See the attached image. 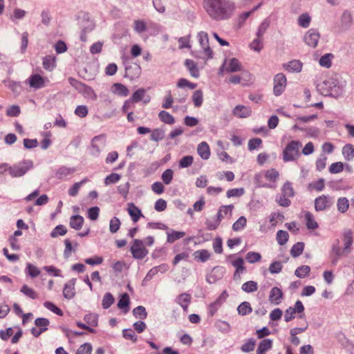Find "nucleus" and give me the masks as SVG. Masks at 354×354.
Returning a JSON list of instances; mask_svg holds the SVG:
<instances>
[{
	"instance_id": "f257e3e1",
	"label": "nucleus",
	"mask_w": 354,
	"mask_h": 354,
	"mask_svg": "<svg viewBox=\"0 0 354 354\" xmlns=\"http://www.w3.org/2000/svg\"><path fill=\"white\" fill-rule=\"evenodd\" d=\"M203 7L209 17L216 21L230 18L235 8L230 0H204Z\"/></svg>"
},
{
	"instance_id": "f03ea898",
	"label": "nucleus",
	"mask_w": 354,
	"mask_h": 354,
	"mask_svg": "<svg viewBox=\"0 0 354 354\" xmlns=\"http://www.w3.org/2000/svg\"><path fill=\"white\" fill-rule=\"evenodd\" d=\"M201 49L193 53L197 58L209 59L213 57V51L209 47V37L207 32L201 31L197 35Z\"/></svg>"
},
{
	"instance_id": "7ed1b4c3",
	"label": "nucleus",
	"mask_w": 354,
	"mask_h": 354,
	"mask_svg": "<svg viewBox=\"0 0 354 354\" xmlns=\"http://www.w3.org/2000/svg\"><path fill=\"white\" fill-rule=\"evenodd\" d=\"M233 209V205L221 206L218 210L216 218L212 221L208 220L206 221L207 228L209 230H216L219 226L223 219L232 216Z\"/></svg>"
},
{
	"instance_id": "20e7f679",
	"label": "nucleus",
	"mask_w": 354,
	"mask_h": 354,
	"mask_svg": "<svg viewBox=\"0 0 354 354\" xmlns=\"http://www.w3.org/2000/svg\"><path fill=\"white\" fill-rule=\"evenodd\" d=\"M302 144L298 140L289 142L283 150L282 156L284 162L297 160L300 157V148Z\"/></svg>"
},
{
	"instance_id": "39448f33",
	"label": "nucleus",
	"mask_w": 354,
	"mask_h": 354,
	"mask_svg": "<svg viewBox=\"0 0 354 354\" xmlns=\"http://www.w3.org/2000/svg\"><path fill=\"white\" fill-rule=\"evenodd\" d=\"M265 178L272 184L264 183L261 180L262 173L257 174L254 179L257 180L259 187L275 188V183L279 177V173L275 169H270L263 172Z\"/></svg>"
},
{
	"instance_id": "423d86ee",
	"label": "nucleus",
	"mask_w": 354,
	"mask_h": 354,
	"mask_svg": "<svg viewBox=\"0 0 354 354\" xmlns=\"http://www.w3.org/2000/svg\"><path fill=\"white\" fill-rule=\"evenodd\" d=\"M32 167L33 162L32 160H24L10 166L9 174L12 178H19L24 176Z\"/></svg>"
},
{
	"instance_id": "0eeeda50",
	"label": "nucleus",
	"mask_w": 354,
	"mask_h": 354,
	"mask_svg": "<svg viewBox=\"0 0 354 354\" xmlns=\"http://www.w3.org/2000/svg\"><path fill=\"white\" fill-rule=\"evenodd\" d=\"M130 250L133 258L136 259H142L148 254V250L144 246L143 241L140 239L133 240Z\"/></svg>"
},
{
	"instance_id": "6e6552de",
	"label": "nucleus",
	"mask_w": 354,
	"mask_h": 354,
	"mask_svg": "<svg viewBox=\"0 0 354 354\" xmlns=\"http://www.w3.org/2000/svg\"><path fill=\"white\" fill-rule=\"evenodd\" d=\"M273 92L276 96L281 95L284 91L286 84L287 80L284 74L277 73L273 80Z\"/></svg>"
},
{
	"instance_id": "1a4fd4ad",
	"label": "nucleus",
	"mask_w": 354,
	"mask_h": 354,
	"mask_svg": "<svg viewBox=\"0 0 354 354\" xmlns=\"http://www.w3.org/2000/svg\"><path fill=\"white\" fill-rule=\"evenodd\" d=\"M333 203V198L328 195H322L315 200V209L317 212L328 209Z\"/></svg>"
},
{
	"instance_id": "9d476101",
	"label": "nucleus",
	"mask_w": 354,
	"mask_h": 354,
	"mask_svg": "<svg viewBox=\"0 0 354 354\" xmlns=\"http://www.w3.org/2000/svg\"><path fill=\"white\" fill-rule=\"evenodd\" d=\"M320 38V34L317 29H309L304 37V42L312 48H315L317 46L318 41Z\"/></svg>"
},
{
	"instance_id": "9b49d317",
	"label": "nucleus",
	"mask_w": 354,
	"mask_h": 354,
	"mask_svg": "<svg viewBox=\"0 0 354 354\" xmlns=\"http://www.w3.org/2000/svg\"><path fill=\"white\" fill-rule=\"evenodd\" d=\"M242 66L239 61L236 58H231L225 60L224 63V70L227 73H234L241 71Z\"/></svg>"
},
{
	"instance_id": "f8f14e48",
	"label": "nucleus",
	"mask_w": 354,
	"mask_h": 354,
	"mask_svg": "<svg viewBox=\"0 0 354 354\" xmlns=\"http://www.w3.org/2000/svg\"><path fill=\"white\" fill-rule=\"evenodd\" d=\"M227 297H228V294L227 293V292L223 291L214 302L209 304L208 308H209V313L210 314V315L212 316L215 314V313L218 310V309L225 301Z\"/></svg>"
},
{
	"instance_id": "ddd939ff",
	"label": "nucleus",
	"mask_w": 354,
	"mask_h": 354,
	"mask_svg": "<svg viewBox=\"0 0 354 354\" xmlns=\"http://www.w3.org/2000/svg\"><path fill=\"white\" fill-rule=\"evenodd\" d=\"M192 301L191 295L184 292L176 297L175 301L182 307L183 311L186 313L188 311V306Z\"/></svg>"
},
{
	"instance_id": "4468645a",
	"label": "nucleus",
	"mask_w": 354,
	"mask_h": 354,
	"mask_svg": "<svg viewBox=\"0 0 354 354\" xmlns=\"http://www.w3.org/2000/svg\"><path fill=\"white\" fill-rule=\"evenodd\" d=\"M28 80L30 86L35 89H39L45 86L46 80L38 74L32 75Z\"/></svg>"
},
{
	"instance_id": "2eb2a0df",
	"label": "nucleus",
	"mask_w": 354,
	"mask_h": 354,
	"mask_svg": "<svg viewBox=\"0 0 354 354\" xmlns=\"http://www.w3.org/2000/svg\"><path fill=\"white\" fill-rule=\"evenodd\" d=\"M232 113L237 118H245L251 115L252 110L249 106L237 105L234 108Z\"/></svg>"
},
{
	"instance_id": "dca6fc26",
	"label": "nucleus",
	"mask_w": 354,
	"mask_h": 354,
	"mask_svg": "<svg viewBox=\"0 0 354 354\" xmlns=\"http://www.w3.org/2000/svg\"><path fill=\"white\" fill-rule=\"evenodd\" d=\"M344 249L345 255L351 252V247L353 243V232L351 230H346L343 234Z\"/></svg>"
},
{
	"instance_id": "f3484780",
	"label": "nucleus",
	"mask_w": 354,
	"mask_h": 354,
	"mask_svg": "<svg viewBox=\"0 0 354 354\" xmlns=\"http://www.w3.org/2000/svg\"><path fill=\"white\" fill-rule=\"evenodd\" d=\"M353 15L348 10H344L340 18V26L343 29L349 28L353 24Z\"/></svg>"
},
{
	"instance_id": "a211bd4d",
	"label": "nucleus",
	"mask_w": 354,
	"mask_h": 354,
	"mask_svg": "<svg viewBox=\"0 0 354 354\" xmlns=\"http://www.w3.org/2000/svg\"><path fill=\"white\" fill-rule=\"evenodd\" d=\"M283 293L281 290L277 287H274L270 292L269 300L271 303L279 304L281 301Z\"/></svg>"
},
{
	"instance_id": "6ab92c4d",
	"label": "nucleus",
	"mask_w": 354,
	"mask_h": 354,
	"mask_svg": "<svg viewBox=\"0 0 354 354\" xmlns=\"http://www.w3.org/2000/svg\"><path fill=\"white\" fill-rule=\"evenodd\" d=\"M127 210L134 223H136L140 217L143 216L140 209L133 203L128 204Z\"/></svg>"
},
{
	"instance_id": "aec40b11",
	"label": "nucleus",
	"mask_w": 354,
	"mask_h": 354,
	"mask_svg": "<svg viewBox=\"0 0 354 354\" xmlns=\"http://www.w3.org/2000/svg\"><path fill=\"white\" fill-rule=\"evenodd\" d=\"M197 152L201 158L204 160H207L210 156V149L209 145L205 142H202L198 145Z\"/></svg>"
},
{
	"instance_id": "412c9836",
	"label": "nucleus",
	"mask_w": 354,
	"mask_h": 354,
	"mask_svg": "<svg viewBox=\"0 0 354 354\" xmlns=\"http://www.w3.org/2000/svg\"><path fill=\"white\" fill-rule=\"evenodd\" d=\"M75 279H71L66 283L63 290V295L66 299H72L75 295Z\"/></svg>"
},
{
	"instance_id": "4be33fe9",
	"label": "nucleus",
	"mask_w": 354,
	"mask_h": 354,
	"mask_svg": "<svg viewBox=\"0 0 354 354\" xmlns=\"http://www.w3.org/2000/svg\"><path fill=\"white\" fill-rule=\"evenodd\" d=\"M75 171L76 169L73 167H61L57 170L55 176L59 179H64L68 176L73 174Z\"/></svg>"
},
{
	"instance_id": "5701e85b",
	"label": "nucleus",
	"mask_w": 354,
	"mask_h": 354,
	"mask_svg": "<svg viewBox=\"0 0 354 354\" xmlns=\"http://www.w3.org/2000/svg\"><path fill=\"white\" fill-rule=\"evenodd\" d=\"M272 341L269 339H263L259 344L257 354H266L268 351L271 349Z\"/></svg>"
},
{
	"instance_id": "b1692460",
	"label": "nucleus",
	"mask_w": 354,
	"mask_h": 354,
	"mask_svg": "<svg viewBox=\"0 0 354 354\" xmlns=\"http://www.w3.org/2000/svg\"><path fill=\"white\" fill-rule=\"evenodd\" d=\"M129 303L130 299L129 295L127 293H124L123 295H122L118 303V308L123 310L124 313H127L129 310Z\"/></svg>"
},
{
	"instance_id": "393cba45",
	"label": "nucleus",
	"mask_w": 354,
	"mask_h": 354,
	"mask_svg": "<svg viewBox=\"0 0 354 354\" xmlns=\"http://www.w3.org/2000/svg\"><path fill=\"white\" fill-rule=\"evenodd\" d=\"M232 264L236 269L234 272V277H239V273L243 272L245 269L244 267V260L242 258L239 257L232 261Z\"/></svg>"
},
{
	"instance_id": "a878e982",
	"label": "nucleus",
	"mask_w": 354,
	"mask_h": 354,
	"mask_svg": "<svg viewBox=\"0 0 354 354\" xmlns=\"http://www.w3.org/2000/svg\"><path fill=\"white\" fill-rule=\"evenodd\" d=\"M145 90L144 88H139L136 91L131 97V100L133 102H138L141 100H144V103H148L150 100L149 97H147V99H144L145 96Z\"/></svg>"
},
{
	"instance_id": "bb28decb",
	"label": "nucleus",
	"mask_w": 354,
	"mask_h": 354,
	"mask_svg": "<svg viewBox=\"0 0 354 354\" xmlns=\"http://www.w3.org/2000/svg\"><path fill=\"white\" fill-rule=\"evenodd\" d=\"M84 223V218L79 215L72 216L70 218V226L76 230H80Z\"/></svg>"
},
{
	"instance_id": "cd10ccee",
	"label": "nucleus",
	"mask_w": 354,
	"mask_h": 354,
	"mask_svg": "<svg viewBox=\"0 0 354 354\" xmlns=\"http://www.w3.org/2000/svg\"><path fill=\"white\" fill-rule=\"evenodd\" d=\"M185 232L170 230L167 232V241L169 243H173L176 240L180 239L185 236Z\"/></svg>"
},
{
	"instance_id": "c85d7f7f",
	"label": "nucleus",
	"mask_w": 354,
	"mask_h": 354,
	"mask_svg": "<svg viewBox=\"0 0 354 354\" xmlns=\"http://www.w3.org/2000/svg\"><path fill=\"white\" fill-rule=\"evenodd\" d=\"M349 208V201L346 197H340L337 201V209L340 213H345Z\"/></svg>"
},
{
	"instance_id": "c756f323",
	"label": "nucleus",
	"mask_w": 354,
	"mask_h": 354,
	"mask_svg": "<svg viewBox=\"0 0 354 354\" xmlns=\"http://www.w3.org/2000/svg\"><path fill=\"white\" fill-rule=\"evenodd\" d=\"M286 70L290 72H299L302 68V64L299 60H292L284 65Z\"/></svg>"
},
{
	"instance_id": "7c9ffc66",
	"label": "nucleus",
	"mask_w": 354,
	"mask_h": 354,
	"mask_svg": "<svg viewBox=\"0 0 354 354\" xmlns=\"http://www.w3.org/2000/svg\"><path fill=\"white\" fill-rule=\"evenodd\" d=\"M112 91L120 96H127L129 94L128 88L123 84L115 83L112 86Z\"/></svg>"
},
{
	"instance_id": "2f4dec72",
	"label": "nucleus",
	"mask_w": 354,
	"mask_h": 354,
	"mask_svg": "<svg viewBox=\"0 0 354 354\" xmlns=\"http://www.w3.org/2000/svg\"><path fill=\"white\" fill-rule=\"evenodd\" d=\"M305 220L306 221V226L308 229L315 230L318 227V224L314 218V216L309 212H306L304 214Z\"/></svg>"
},
{
	"instance_id": "473e14b6",
	"label": "nucleus",
	"mask_w": 354,
	"mask_h": 354,
	"mask_svg": "<svg viewBox=\"0 0 354 354\" xmlns=\"http://www.w3.org/2000/svg\"><path fill=\"white\" fill-rule=\"evenodd\" d=\"M25 272L26 274H28L30 277L35 278V277H38L40 274L41 271L37 266H34L33 264H32L30 263H28L26 264Z\"/></svg>"
},
{
	"instance_id": "72a5a7b5",
	"label": "nucleus",
	"mask_w": 354,
	"mask_h": 354,
	"mask_svg": "<svg viewBox=\"0 0 354 354\" xmlns=\"http://www.w3.org/2000/svg\"><path fill=\"white\" fill-rule=\"evenodd\" d=\"M186 67L189 70L191 75L194 77H199V71L196 66V63L191 59H186L185 63Z\"/></svg>"
},
{
	"instance_id": "f704fd0d",
	"label": "nucleus",
	"mask_w": 354,
	"mask_h": 354,
	"mask_svg": "<svg viewBox=\"0 0 354 354\" xmlns=\"http://www.w3.org/2000/svg\"><path fill=\"white\" fill-rule=\"evenodd\" d=\"M342 154L346 160H351L354 158V147L351 144L346 145L342 149Z\"/></svg>"
},
{
	"instance_id": "c9c22d12",
	"label": "nucleus",
	"mask_w": 354,
	"mask_h": 354,
	"mask_svg": "<svg viewBox=\"0 0 354 354\" xmlns=\"http://www.w3.org/2000/svg\"><path fill=\"white\" fill-rule=\"evenodd\" d=\"M270 25V21L268 19H265L259 25L256 36L257 37L263 38V35Z\"/></svg>"
},
{
	"instance_id": "e433bc0d",
	"label": "nucleus",
	"mask_w": 354,
	"mask_h": 354,
	"mask_svg": "<svg viewBox=\"0 0 354 354\" xmlns=\"http://www.w3.org/2000/svg\"><path fill=\"white\" fill-rule=\"evenodd\" d=\"M297 21L299 26L306 28L310 26L311 17L308 13L304 12L299 16Z\"/></svg>"
},
{
	"instance_id": "4c0bfd02",
	"label": "nucleus",
	"mask_w": 354,
	"mask_h": 354,
	"mask_svg": "<svg viewBox=\"0 0 354 354\" xmlns=\"http://www.w3.org/2000/svg\"><path fill=\"white\" fill-rule=\"evenodd\" d=\"M250 48L251 50L256 51V52H260L262 48H263V38L261 37H257L254 39L250 44Z\"/></svg>"
},
{
	"instance_id": "58836bf2",
	"label": "nucleus",
	"mask_w": 354,
	"mask_h": 354,
	"mask_svg": "<svg viewBox=\"0 0 354 354\" xmlns=\"http://www.w3.org/2000/svg\"><path fill=\"white\" fill-rule=\"evenodd\" d=\"M88 181L87 178H84L80 182L75 183L69 189L68 194L71 196H75L81 187V186Z\"/></svg>"
},
{
	"instance_id": "ea45409f",
	"label": "nucleus",
	"mask_w": 354,
	"mask_h": 354,
	"mask_svg": "<svg viewBox=\"0 0 354 354\" xmlns=\"http://www.w3.org/2000/svg\"><path fill=\"white\" fill-rule=\"evenodd\" d=\"M160 120L168 124H173L175 122L174 118L168 112L161 111L158 114Z\"/></svg>"
},
{
	"instance_id": "a19ab883",
	"label": "nucleus",
	"mask_w": 354,
	"mask_h": 354,
	"mask_svg": "<svg viewBox=\"0 0 354 354\" xmlns=\"http://www.w3.org/2000/svg\"><path fill=\"white\" fill-rule=\"evenodd\" d=\"M192 100L196 107H199L203 102V94L201 90H196L192 95Z\"/></svg>"
},
{
	"instance_id": "79ce46f5",
	"label": "nucleus",
	"mask_w": 354,
	"mask_h": 354,
	"mask_svg": "<svg viewBox=\"0 0 354 354\" xmlns=\"http://www.w3.org/2000/svg\"><path fill=\"white\" fill-rule=\"evenodd\" d=\"M261 254L257 252H249L246 254L245 259L250 263L259 262L261 259Z\"/></svg>"
},
{
	"instance_id": "37998d69",
	"label": "nucleus",
	"mask_w": 354,
	"mask_h": 354,
	"mask_svg": "<svg viewBox=\"0 0 354 354\" xmlns=\"http://www.w3.org/2000/svg\"><path fill=\"white\" fill-rule=\"evenodd\" d=\"M114 301H115V299H114L113 296L112 295V294H111L110 292H106L104 295L103 299H102V308L104 309L109 308L113 304Z\"/></svg>"
},
{
	"instance_id": "c03bdc74",
	"label": "nucleus",
	"mask_w": 354,
	"mask_h": 354,
	"mask_svg": "<svg viewBox=\"0 0 354 354\" xmlns=\"http://www.w3.org/2000/svg\"><path fill=\"white\" fill-rule=\"evenodd\" d=\"M256 345V341L254 339H248L241 347V350L244 353L252 351Z\"/></svg>"
},
{
	"instance_id": "a18cd8bd",
	"label": "nucleus",
	"mask_w": 354,
	"mask_h": 354,
	"mask_svg": "<svg viewBox=\"0 0 354 354\" xmlns=\"http://www.w3.org/2000/svg\"><path fill=\"white\" fill-rule=\"evenodd\" d=\"M237 311L241 315H246L252 312V308L250 303L244 301L237 308Z\"/></svg>"
},
{
	"instance_id": "49530a36",
	"label": "nucleus",
	"mask_w": 354,
	"mask_h": 354,
	"mask_svg": "<svg viewBox=\"0 0 354 354\" xmlns=\"http://www.w3.org/2000/svg\"><path fill=\"white\" fill-rule=\"evenodd\" d=\"M304 249V243L298 242L292 247L290 250V254L293 257H299L303 252Z\"/></svg>"
},
{
	"instance_id": "de8ad7c7",
	"label": "nucleus",
	"mask_w": 354,
	"mask_h": 354,
	"mask_svg": "<svg viewBox=\"0 0 354 354\" xmlns=\"http://www.w3.org/2000/svg\"><path fill=\"white\" fill-rule=\"evenodd\" d=\"M242 290L246 292H253L258 288L257 283L253 281H249L244 283L241 287Z\"/></svg>"
},
{
	"instance_id": "09e8293b",
	"label": "nucleus",
	"mask_w": 354,
	"mask_h": 354,
	"mask_svg": "<svg viewBox=\"0 0 354 354\" xmlns=\"http://www.w3.org/2000/svg\"><path fill=\"white\" fill-rule=\"evenodd\" d=\"M281 192L288 197H292L295 194L292 183L286 181L281 187Z\"/></svg>"
},
{
	"instance_id": "8fccbe9b",
	"label": "nucleus",
	"mask_w": 354,
	"mask_h": 354,
	"mask_svg": "<svg viewBox=\"0 0 354 354\" xmlns=\"http://www.w3.org/2000/svg\"><path fill=\"white\" fill-rule=\"evenodd\" d=\"M133 315L136 317L144 319L147 317V313L146 312V309L144 306H139L133 310Z\"/></svg>"
},
{
	"instance_id": "3c124183",
	"label": "nucleus",
	"mask_w": 354,
	"mask_h": 354,
	"mask_svg": "<svg viewBox=\"0 0 354 354\" xmlns=\"http://www.w3.org/2000/svg\"><path fill=\"white\" fill-rule=\"evenodd\" d=\"M165 137V131L161 129H156L151 131L150 138L151 140L159 141L162 140Z\"/></svg>"
},
{
	"instance_id": "603ef678",
	"label": "nucleus",
	"mask_w": 354,
	"mask_h": 354,
	"mask_svg": "<svg viewBox=\"0 0 354 354\" xmlns=\"http://www.w3.org/2000/svg\"><path fill=\"white\" fill-rule=\"evenodd\" d=\"M333 57V55L330 53L325 54L319 59V64L327 68H330L331 66V59Z\"/></svg>"
},
{
	"instance_id": "864d4df0",
	"label": "nucleus",
	"mask_w": 354,
	"mask_h": 354,
	"mask_svg": "<svg viewBox=\"0 0 354 354\" xmlns=\"http://www.w3.org/2000/svg\"><path fill=\"white\" fill-rule=\"evenodd\" d=\"M55 62L54 57L50 56L46 57L43 59V67L46 70L52 71L55 67Z\"/></svg>"
},
{
	"instance_id": "5fc2aeb1",
	"label": "nucleus",
	"mask_w": 354,
	"mask_h": 354,
	"mask_svg": "<svg viewBox=\"0 0 354 354\" xmlns=\"http://www.w3.org/2000/svg\"><path fill=\"white\" fill-rule=\"evenodd\" d=\"M277 240L281 245L286 244L288 240V233L283 230L278 231L277 233Z\"/></svg>"
},
{
	"instance_id": "6e6d98bb",
	"label": "nucleus",
	"mask_w": 354,
	"mask_h": 354,
	"mask_svg": "<svg viewBox=\"0 0 354 354\" xmlns=\"http://www.w3.org/2000/svg\"><path fill=\"white\" fill-rule=\"evenodd\" d=\"M21 292L32 299H35L37 297V293L32 288H29L27 285H24L21 287Z\"/></svg>"
},
{
	"instance_id": "4d7b16f0",
	"label": "nucleus",
	"mask_w": 354,
	"mask_h": 354,
	"mask_svg": "<svg viewBox=\"0 0 354 354\" xmlns=\"http://www.w3.org/2000/svg\"><path fill=\"white\" fill-rule=\"evenodd\" d=\"M195 258L200 260L201 262L207 261L210 257V254L207 250H201L196 251L194 253Z\"/></svg>"
},
{
	"instance_id": "13d9d810",
	"label": "nucleus",
	"mask_w": 354,
	"mask_h": 354,
	"mask_svg": "<svg viewBox=\"0 0 354 354\" xmlns=\"http://www.w3.org/2000/svg\"><path fill=\"white\" fill-rule=\"evenodd\" d=\"M310 271V268L308 266H302L297 268L295 275L299 278H304L309 274Z\"/></svg>"
},
{
	"instance_id": "bf43d9fd",
	"label": "nucleus",
	"mask_w": 354,
	"mask_h": 354,
	"mask_svg": "<svg viewBox=\"0 0 354 354\" xmlns=\"http://www.w3.org/2000/svg\"><path fill=\"white\" fill-rule=\"evenodd\" d=\"M41 23L45 26H48L50 23L52 17L49 10L44 9L41 12Z\"/></svg>"
},
{
	"instance_id": "052dcab7",
	"label": "nucleus",
	"mask_w": 354,
	"mask_h": 354,
	"mask_svg": "<svg viewBox=\"0 0 354 354\" xmlns=\"http://www.w3.org/2000/svg\"><path fill=\"white\" fill-rule=\"evenodd\" d=\"M247 223V219L245 216H241L232 225L234 231H239L243 229Z\"/></svg>"
},
{
	"instance_id": "680f3d73",
	"label": "nucleus",
	"mask_w": 354,
	"mask_h": 354,
	"mask_svg": "<svg viewBox=\"0 0 354 354\" xmlns=\"http://www.w3.org/2000/svg\"><path fill=\"white\" fill-rule=\"evenodd\" d=\"M67 232V230L65 226L62 225H57L55 228L51 232L50 236L53 238H55L57 236H63L66 234Z\"/></svg>"
},
{
	"instance_id": "e2e57ef3",
	"label": "nucleus",
	"mask_w": 354,
	"mask_h": 354,
	"mask_svg": "<svg viewBox=\"0 0 354 354\" xmlns=\"http://www.w3.org/2000/svg\"><path fill=\"white\" fill-rule=\"evenodd\" d=\"M309 187L317 192H321L325 187L324 180L323 178H320L317 181L313 182L309 185Z\"/></svg>"
},
{
	"instance_id": "0e129e2a",
	"label": "nucleus",
	"mask_w": 354,
	"mask_h": 354,
	"mask_svg": "<svg viewBox=\"0 0 354 354\" xmlns=\"http://www.w3.org/2000/svg\"><path fill=\"white\" fill-rule=\"evenodd\" d=\"M174 172L171 169H166L161 176V179L164 182L165 184L169 185L171 183L173 179Z\"/></svg>"
},
{
	"instance_id": "69168bd1",
	"label": "nucleus",
	"mask_w": 354,
	"mask_h": 354,
	"mask_svg": "<svg viewBox=\"0 0 354 354\" xmlns=\"http://www.w3.org/2000/svg\"><path fill=\"white\" fill-rule=\"evenodd\" d=\"M194 158L192 156H186L182 158L179 161V167L180 168H186L192 165Z\"/></svg>"
},
{
	"instance_id": "338daca9",
	"label": "nucleus",
	"mask_w": 354,
	"mask_h": 354,
	"mask_svg": "<svg viewBox=\"0 0 354 354\" xmlns=\"http://www.w3.org/2000/svg\"><path fill=\"white\" fill-rule=\"evenodd\" d=\"M344 169V164L342 162H336L329 167V172L330 174H338Z\"/></svg>"
},
{
	"instance_id": "774afa93",
	"label": "nucleus",
	"mask_w": 354,
	"mask_h": 354,
	"mask_svg": "<svg viewBox=\"0 0 354 354\" xmlns=\"http://www.w3.org/2000/svg\"><path fill=\"white\" fill-rule=\"evenodd\" d=\"M92 346L86 343L80 346L77 349L76 354H91Z\"/></svg>"
}]
</instances>
